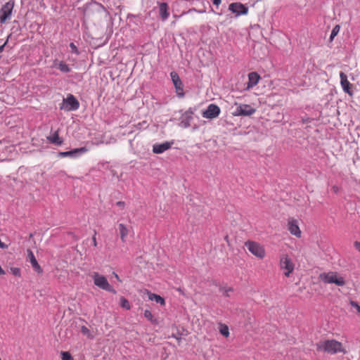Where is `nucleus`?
Masks as SVG:
<instances>
[{
  "mask_svg": "<svg viewBox=\"0 0 360 360\" xmlns=\"http://www.w3.org/2000/svg\"><path fill=\"white\" fill-rule=\"evenodd\" d=\"M317 349L331 354H335L338 352L345 354L347 352L342 344L335 340H328L320 342L317 344Z\"/></svg>",
  "mask_w": 360,
  "mask_h": 360,
  "instance_id": "1",
  "label": "nucleus"
},
{
  "mask_svg": "<svg viewBox=\"0 0 360 360\" xmlns=\"http://www.w3.org/2000/svg\"><path fill=\"white\" fill-rule=\"evenodd\" d=\"M278 265L286 277H289L295 270V264L288 253H281L279 255Z\"/></svg>",
  "mask_w": 360,
  "mask_h": 360,
  "instance_id": "2",
  "label": "nucleus"
},
{
  "mask_svg": "<svg viewBox=\"0 0 360 360\" xmlns=\"http://www.w3.org/2000/svg\"><path fill=\"white\" fill-rule=\"evenodd\" d=\"M245 247L255 257L259 259H263L266 256V249L264 245L255 240H247L245 243Z\"/></svg>",
  "mask_w": 360,
  "mask_h": 360,
  "instance_id": "3",
  "label": "nucleus"
},
{
  "mask_svg": "<svg viewBox=\"0 0 360 360\" xmlns=\"http://www.w3.org/2000/svg\"><path fill=\"white\" fill-rule=\"evenodd\" d=\"M319 279L325 283H334L338 286H344L346 283L344 277L335 271H329L320 274Z\"/></svg>",
  "mask_w": 360,
  "mask_h": 360,
  "instance_id": "4",
  "label": "nucleus"
},
{
  "mask_svg": "<svg viewBox=\"0 0 360 360\" xmlns=\"http://www.w3.org/2000/svg\"><path fill=\"white\" fill-rule=\"evenodd\" d=\"M94 283L96 286L103 290L116 294L117 292L114 288L109 283L108 279L103 275L94 272L92 276Z\"/></svg>",
  "mask_w": 360,
  "mask_h": 360,
  "instance_id": "5",
  "label": "nucleus"
},
{
  "mask_svg": "<svg viewBox=\"0 0 360 360\" xmlns=\"http://www.w3.org/2000/svg\"><path fill=\"white\" fill-rule=\"evenodd\" d=\"M14 2L12 1H8L2 6L0 9V22L1 24H4L11 20Z\"/></svg>",
  "mask_w": 360,
  "mask_h": 360,
  "instance_id": "6",
  "label": "nucleus"
},
{
  "mask_svg": "<svg viewBox=\"0 0 360 360\" xmlns=\"http://www.w3.org/2000/svg\"><path fill=\"white\" fill-rule=\"evenodd\" d=\"M236 108L232 112L233 116H250L256 112V109L248 104L238 105L236 103Z\"/></svg>",
  "mask_w": 360,
  "mask_h": 360,
  "instance_id": "7",
  "label": "nucleus"
},
{
  "mask_svg": "<svg viewBox=\"0 0 360 360\" xmlns=\"http://www.w3.org/2000/svg\"><path fill=\"white\" fill-rule=\"evenodd\" d=\"M79 107V101L73 95L70 94L66 98L63 99V106L60 107V109L72 111L77 110Z\"/></svg>",
  "mask_w": 360,
  "mask_h": 360,
  "instance_id": "8",
  "label": "nucleus"
},
{
  "mask_svg": "<svg viewBox=\"0 0 360 360\" xmlns=\"http://www.w3.org/2000/svg\"><path fill=\"white\" fill-rule=\"evenodd\" d=\"M171 79L173 84L175 87L176 95L179 98H183L184 96V84L179 76V75L173 71L170 73Z\"/></svg>",
  "mask_w": 360,
  "mask_h": 360,
  "instance_id": "9",
  "label": "nucleus"
},
{
  "mask_svg": "<svg viewBox=\"0 0 360 360\" xmlns=\"http://www.w3.org/2000/svg\"><path fill=\"white\" fill-rule=\"evenodd\" d=\"M220 108L215 104H210L206 110L202 112V117L207 119H214L220 114Z\"/></svg>",
  "mask_w": 360,
  "mask_h": 360,
  "instance_id": "10",
  "label": "nucleus"
},
{
  "mask_svg": "<svg viewBox=\"0 0 360 360\" xmlns=\"http://www.w3.org/2000/svg\"><path fill=\"white\" fill-rule=\"evenodd\" d=\"M229 11L236 14V16L246 15L248 13V8L240 2L231 3L229 6Z\"/></svg>",
  "mask_w": 360,
  "mask_h": 360,
  "instance_id": "11",
  "label": "nucleus"
},
{
  "mask_svg": "<svg viewBox=\"0 0 360 360\" xmlns=\"http://www.w3.org/2000/svg\"><path fill=\"white\" fill-rule=\"evenodd\" d=\"M288 230L290 231V233L296 236L297 238H300L302 236V232L300 229V227L298 226L297 221L294 218H290L288 219Z\"/></svg>",
  "mask_w": 360,
  "mask_h": 360,
  "instance_id": "12",
  "label": "nucleus"
},
{
  "mask_svg": "<svg viewBox=\"0 0 360 360\" xmlns=\"http://www.w3.org/2000/svg\"><path fill=\"white\" fill-rule=\"evenodd\" d=\"M89 150V149L86 147H82L79 148H75L70 151H65V152H60L58 153V157L60 158H65V157H70V158H75L78 155H82L83 153H86Z\"/></svg>",
  "mask_w": 360,
  "mask_h": 360,
  "instance_id": "13",
  "label": "nucleus"
},
{
  "mask_svg": "<svg viewBox=\"0 0 360 360\" xmlns=\"http://www.w3.org/2000/svg\"><path fill=\"white\" fill-rule=\"evenodd\" d=\"M340 84L343 91L352 96L353 92L352 91V84L348 81L347 75L343 72L340 73Z\"/></svg>",
  "mask_w": 360,
  "mask_h": 360,
  "instance_id": "14",
  "label": "nucleus"
},
{
  "mask_svg": "<svg viewBox=\"0 0 360 360\" xmlns=\"http://www.w3.org/2000/svg\"><path fill=\"white\" fill-rule=\"evenodd\" d=\"M172 142H165L162 143L154 144L153 146V152L155 154H160L169 149L172 145Z\"/></svg>",
  "mask_w": 360,
  "mask_h": 360,
  "instance_id": "15",
  "label": "nucleus"
},
{
  "mask_svg": "<svg viewBox=\"0 0 360 360\" xmlns=\"http://www.w3.org/2000/svg\"><path fill=\"white\" fill-rule=\"evenodd\" d=\"M27 256L30 259V262L32 264V268L34 269V271L38 274H41L43 272V270L41 267V266L37 262L34 253L32 250H27Z\"/></svg>",
  "mask_w": 360,
  "mask_h": 360,
  "instance_id": "16",
  "label": "nucleus"
},
{
  "mask_svg": "<svg viewBox=\"0 0 360 360\" xmlns=\"http://www.w3.org/2000/svg\"><path fill=\"white\" fill-rule=\"evenodd\" d=\"M53 67L58 68L60 72L63 73H68L71 72L70 67L63 60H54Z\"/></svg>",
  "mask_w": 360,
  "mask_h": 360,
  "instance_id": "17",
  "label": "nucleus"
},
{
  "mask_svg": "<svg viewBox=\"0 0 360 360\" xmlns=\"http://www.w3.org/2000/svg\"><path fill=\"white\" fill-rule=\"evenodd\" d=\"M159 15L162 20L168 18L169 13L168 12V5L165 2L159 3Z\"/></svg>",
  "mask_w": 360,
  "mask_h": 360,
  "instance_id": "18",
  "label": "nucleus"
},
{
  "mask_svg": "<svg viewBox=\"0 0 360 360\" xmlns=\"http://www.w3.org/2000/svg\"><path fill=\"white\" fill-rule=\"evenodd\" d=\"M260 76L255 72H252L248 74V88L253 87L257 85L259 81Z\"/></svg>",
  "mask_w": 360,
  "mask_h": 360,
  "instance_id": "19",
  "label": "nucleus"
},
{
  "mask_svg": "<svg viewBox=\"0 0 360 360\" xmlns=\"http://www.w3.org/2000/svg\"><path fill=\"white\" fill-rule=\"evenodd\" d=\"M118 231H119L121 240L123 243H124L126 241V238L129 234L128 228L124 224H118Z\"/></svg>",
  "mask_w": 360,
  "mask_h": 360,
  "instance_id": "20",
  "label": "nucleus"
},
{
  "mask_svg": "<svg viewBox=\"0 0 360 360\" xmlns=\"http://www.w3.org/2000/svg\"><path fill=\"white\" fill-rule=\"evenodd\" d=\"M147 294H148V299L150 300H154L157 303L160 304L161 306H165V300L163 297H162L161 296L158 295H156L155 293H152L149 291L147 290Z\"/></svg>",
  "mask_w": 360,
  "mask_h": 360,
  "instance_id": "21",
  "label": "nucleus"
},
{
  "mask_svg": "<svg viewBox=\"0 0 360 360\" xmlns=\"http://www.w3.org/2000/svg\"><path fill=\"white\" fill-rule=\"evenodd\" d=\"M48 140L52 143H55L58 146H60L63 144V141L62 139H60L59 137V135H58V131H56L53 134V136H48L47 137Z\"/></svg>",
  "mask_w": 360,
  "mask_h": 360,
  "instance_id": "22",
  "label": "nucleus"
},
{
  "mask_svg": "<svg viewBox=\"0 0 360 360\" xmlns=\"http://www.w3.org/2000/svg\"><path fill=\"white\" fill-rule=\"evenodd\" d=\"M219 333L224 336L225 338H228L230 335L229 327L224 323H219Z\"/></svg>",
  "mask_w": 360,
  "mask_h": 360,
  "instance_id": "23",
  "label": "nucleus"
},
{
  "mask_svg": "<svg viewBox=\"0 0 360 360\" xmlns=\"http://www.w3.org/2000/svg\"><path fill=\"white\" fill-rule=\"evenodd\" d=\"M120 304L122 308L126 309L127 310H129L131 309V304L124 297H121L120 298Z\"/></svg>",
  "mask_w": 360,
  "mask_h": 360,
  "instance_id": "24",
  "label": "nucleus"
},
{
  "mask_svg": "<svg viewBox=\"0 0 360 360\" xmlns=\"http://www.w3.org/2000/svg\"><path fill=\"white\" fill-rule=\"evenodd\" d=\"M144 316L152 323L156 324L158 323L157 320L154 319L153 315L150 310L146 309L144 311Z\"/></svg>",
  "mask_w": 360,
  "mask_h": 360,
  "instance_id": "25",
  "label": "nucleus"
},
{
  "mask_svg": "<svg viewBox=\"0 0 360 360\" xmlns=\"http://www.w3.org/2000/svg\"><path fill=\"white\" fill-rule=\"evenodd\" d=\"M219 290L224 296L229 297L230 292H232L233 289L231 287H221Z\"/></svg>",
  "mask_w": 360,
  "mask_h": 360,
  "instance_id": "26",
  "label": "nucleus"
},
{
  "mask_svg": "<svg viewBox=\"0 0 360 360\" xmlns=\"http://www.w3.org/2000/svg\"><path fill=\"white\" fill-rule=\"evenodd\" d=\"M81 332L83 335H86L89 338H91V339L93 338V335H91L89 329L87 327H86L85 326H82L81 327Z\"/></svg>",
  "mask_w": 360,
  "mask_h": 360,
  "instance_id": "27",
  "label": "nucleus"
},
{
  "mask_svg": "<svg viewBox=\"0 0 360 360\" xmlns=\"http://www.w3.org/2000/svg\"><path fill=\"white\" fill-rule=\"evenodd\" d=\"M340 25H335L333 29L331 31V34H330V40L332 41L334 37L338 34V32H340Z\"/></svg>",
  "mask_w": 360,
  "mask_h": 360,
  "instance_id": "28",
  "label": "nucleus"
},
{
  "mask_svg": "<svg viewBox=\"0 0 360 360\" xmlns=\"http://www.w3.org/2000/svg\"><path fill=\"white\" fill-rule=\"evenodd\" d=\"M62 360H74L70 354L68 352H62Z\"/></svg>",
  "mask_w": 360,
  "mask_h": 360,
  "instance_id": "29",
  "label": "nucleus"
},
{
  "mask_svg": "<svg viewBox=\"0 0 360 360\" xmlns=\"http://www.w3.org/2000/svg\"><path fill=\"white\" fill-rule=\"evenodd\" d=\"M11 272L16 276L20 277L21 276L20 269L18 267H11Z\"/></svg>",
  "mask_w": 360,
  "mask_h": 360,
  "instance_id": "30",
  "label": "nucleus"
},
{
  "mask_svg": "<svg viewBox=\"0 0 360 360\" xmlns=\"http://www.w3.org/2000/svg\"><path fill=\"white\" fill-rule=\"evenodd\" d=\"M116 205L120 207L121 209H124L125 207V202L123 201H118L116 202Z\"/></svg>",
  "mask_w": 360,
  "mask_h": 360,
  "instance_id": "31",
  "label": "nucleus"
},
{
  "mask_svg": "<svg viewBox=\"0 0 360 360\" xmlns=\"http://www.w3.org/2000/svg\"><path fill=\"white\" fill-rule=\"evenodd\" d=\"M96 231H95V232H94V236H93V237H92V243H93V245H94V247H96V246H97V241H96Z\"/></svg>",
  "mask_w": 360,
  "mask_h": 360,
  "instance_id": "32",
  "label": "nucleus"
},
{
  "mask_svg": "<svg viewBox=\"0 0 360 360\" xmlns=\"http://www.w3.org/2000/svg\"><path fill=\"white\" fill-rule=\"evenodd\" d=\"M351 304L352 307H354L356 309V310L359 313H360V306L357 303H356L354 302H352Z\"/></svg>",
  "mask_w": 360,
  "mask_h": 360,
  "instance_id": "33",
  "label": "nucleus"
},
{
  "mask_svg": "<svg viewBox=\"0 0 360 360\" xmlns=\"http://www.w3.org/2000/svg\"><path fill=\"white\" fill-rule=\"evenodd\" d=\"M70 46L72 49V51H74L77 53H78L77 48L73 43H70Z\"/></svg>",
  "mask_w": 360,
  "mask_h": 360,
  "instance_id": "34",
  "label": "nucleus"
},
{
  "mask_svg": "<svg viewBox=\"0 0 360 360\" xmlns=\"http://www.w3.org/2000/svg\"><path fill=\"white\" fill-rule=\"evenodd\" d=\"M221 2V0H212V3L214 5L219 6Z\"/></svg>",
  "mask_w": 360,
  "mask_h": 360,
  "instance_id": "35",
  "label": "nucleus"
},
{
  "mask_svg": "<svg viewBox=\"0 0 360 360\" xmlns=\"http://www.w3.org/2000/svg\"><path fill=\"white\" fill-rule=\"evenodd\" d=\"M354 247L360 252V242H355Z\"/></svg>",
  "mask_w": 360,
  "mask_h": 360,
  "instance_id": "36",
  "label": "nucleus"
},
{
  "mask_svg": "<svg viewBox=\"0 0 360 360\" xmlns=\"http://www.w3.org/2000/svg\"><path fill=\"white\" fill-rule=\"evenodd\" d=\"M115 277L116 278V279L120 281V282H122V281L120 280L119 276L116 274V273H113Z\"/></svg>",
  "mask_w": 360,
  "mask_h": 360,
  "instance_id": "37",
  "label": "nucleus"
},
{
  "mask_svg": "<svg viewBox=\"0 0 360 360\" xmlns=\"http://www.w3.org/2000/svg\"><path fill=\"white\" fill-rule=\"evenodd\" d=\"M5 271L0 266V275H4Z\"/></svg>",
  "mask_w": 360,
  "mask_h": 360,
  "instance_id": "38",
  "label": "nucleus"
},
{
  "mask_svg": "<svg viewBox=\"0 0 360 360\" xmlns=\"http://www.w3.org/2000/svg\"><path fill=\"white\" fill-rule=\"evenodd\" d=\"M5 44H6V43L0 46V53L3 51Z\"/></svg>",
  "mask_w": 360,
  "mask_h": 360,
  "instance_id": "39",
  "label": "nucleus"
},
{
  "mask_svg": "<svg viewBox=\"0 0 360 360\" xmlns=\"http://www.w3.org/2000/svg\"><path fill=\"white\" fill-rule=\"evenodd\" d=\"M333 189L334 190L335 192L338 191V188L335 186L333 187Z\"/></svg>",
  "mask_w": 360,
  "mask_h": 360,
  "instance_id": "40",
  "label": "nucleus"
}]
</instances>
